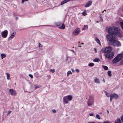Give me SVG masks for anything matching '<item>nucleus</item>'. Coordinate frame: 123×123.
Segmentation results:
<instances>
[{
	"mask_svg": "<svg viewBox=\"0 0 123 123\" xmlns=\"http://www.w3.org/2000/svg\"><path fill=\"white\" fill-rule=\"evenodd\" d=\"M52 112L53 113H55L56 112V110H55V109H53L52 110Z\"/></svg>",
	"mask_w": 123,
	"mask_h": 123,
	"instance_id": "nucleus-36",
	"label": "nucleus"
},
{
	"mask_svg": "<svg viewBox=\"0 0 123 123\" xmlns=\"http://www.w3.org/2000/svg\"><path fill=\"white\" fill-rule=\"evenodd\" d=\"M87 123H95V122H89Z\"/></svg>",
	"mask_w": 123,
	"mask_h": 123,
	"instance_id": "nucleus-45",
	"label": "nucleus"
},
{
	"mask_svg": "<svg viewBox=\"0 0 123 123\" xmlns=\"http://www.w3.org/2000/svg\"><path fill=\"white\" fill-rule=\"evenodd\" d=\"M55 25L57 26H59L60 25L62 24V23L60 22H58L55 23Z\"/></svg>",
	"mask_w": 123,
	"mask_h": 123,
	"instance_id": "nucleus-18",
	"label": "nucleus"
},
{
	"mask_svg": "<svg viewBox=\"0 0 123 123\" xmlns=\"http://www.w3.org/2000/svg\"><path fill=\"white\" fill-rule=\"evenodd\" d=\"M39 47V49L40 50H43V49L42 48L43 47V46L42 45V44H40V43H39L38 45V46Z\"/></svg>",
	"mask_w": 123,
	"mask_h": 123,
	"instance_id": "nucleus-17",
	"label": "nucleus"
},
{
	"mask_svg": "<svg viewBox=\"0 0 123 123\" xmlns=\"http://www.w3.org/2000/svg\"><path fill=\"white\" fill-rule=\"evenodd\" d=\"M81 44L83 45V44H84V43H81Z\"/></svg>",
	"mask_w": 123,
	"mask_h": 123,
	"instance_id": "nucleus-50",
	"label": "nucleus"
},
{
	"mask_svg": "<svg viewBox=\"0 0 123 123\" xmlns=\"http://www.w3.org/2000/svg\"><path fill=\"white\" fill-rule=\"evenodd\" d=\"M71 1L70 0H64L63 1H62L61 4V5H63L64 4L69 2V1Z\"/></svg>",
	"mask_w": 123,
	"mask_h": 123,
	"instance_id": "nucleus-14",
	"label": "nucleus"
},
{
	"mask_svg": "<svg viewBox=\"0 0 123 123\" xmlns=\"http://www.w3.org/2000/svg\"><path fill=\"white\" fill-rule=\"evenodd\" d=\"M93 61L94 62H98L99 61V59L98 58H95L93 60Z\"/></svg>",
	"mask_w": 123,
	"mask_h": 123,
	"instance_id": "nucleus-28",
	"label": "nucleus"
},
{
	"mask_svg": "<svg viewBox=\"0 0 123 123\" xmlns=\"http://www.w3.org/2000/svg\"><path fill=\"white\" fill-rule=\"evenodd\" d=\"M94 65V64L93 63H91L88 64V66L90 67H92Z\"/></svg>",
	"mask_w": 123,
	"mask_h": 123,
	"instance_id": "nucleus-31",
	"label": "nucleus"
},
{
	"mask_svg": "<svg viewBox=\"0 0 123 123\" xmlns=\"http://www.w3.org/2000/svg\"><path fill=\"white\" fill-rule=\"evenodd\" d=\"M123 56V54H118L112 60L113 63H115L119 62L122 59Z\"/></svg>",
	"mask_w": 123,
	"mask_h": 123,
	"instance_id": "nucleus-2",
	"label": "nucleus"
},
{
	"mask_svg": "<svg viewBox=\"0 0 123 123\" xmlns=\"http://www.w3.org/2000/svg\"><path fill=\"white\" fill-rule=\"evenodd\" d=\"M50 71L53 73L55 71V69H51L50 70Z\"/></svg>",
	"mask_w": 123,
	"mask_h": 123,
	"instance_id": "nucleus-35",
	"label": "nucleus"
},
{
	"mask_svg": "<svg viewBox=\"0 0 123 123\" xmlns=\"http://www.w3.org/2000/svg\"><path fill=\"white\" fill-rule=\"evenodd\" d=\"M16 33L15 32H14L12 33L10 36V37L11 38H13L15 36Z\"/></svg>",
	"mask_w": 123,
	"mask_h": 123,
	"instance_id": "nucleus-16",
	"label": "nucleus"
},
{
	"mask_svg": "<svg viewBox=\"0 0 123 123\" xmlns=\"http://www.w3.org/2000/svg\"><path fill=\"white\" fill-rule=\"evenodd\" d=\"M114 55L113 52H111L108 53L105 55L106 57L109 59H111L113 58Z\"/></svg>",
	"mask_w": 123,
	"mask_h": 123,
	"instance_id": "nucleus-6",
	"label": "nucleus"
},
{
	"mask_svg": "<svg viewBox=\"0 0 123 123\" xmlns=\"http://www.w3.org/2000/svg\"><path fill=\"white\" fill-rule=\"evenodd\" d=\"M80 32V29L79 28H77L74 30V34L75 35H77Z\"/></svg>",
	"mask_w": 123,
	"mask_h": 123,
	"instance_id": "nucleus-11",
	"label": "nucleus"
},
{
	"mask_svg": "<svg viewBox=\"0 0 123 123\" xmlns=\"http://www.w3.org/2000/svg\"><path fill=\"white\" fill-rule=\"evenodd\" d=\"M7 76H6V78L8 80L9 79L10 80L11 79L9 78L10 74H9L8 73H6Z\"/></svg>",
	"mask_w": 123,
	"mask_h": 123,
	"instance_id": "nucleus-22",
	"label": "nucleus"
},
{
	"mask_svg": "<svg viewBox=\"0 0 123 123\" xmlns=\"http://www.w3.org/2000/svg\"><path fill=\"white\" fill-rule=\"evenodd\" d=\"M119 31L120 29L117 27L113 26L107 28V32L109 34L106 35V38H114V35L117 37H122L123 35Z\"/></svg>",
	"mask_w": 123,
	"mask_h": 123,
	"instance_id": "nucleus-1",
	"label": "nucleus"
},
{
	"mask_svg": "<svg viewBox=\"0 0 123 123\" xmlns=\"http://www.w3.org/2000/svg\"><path fill=\"white\" fill-rule=\"evenodd\" d=\"M107 74L108 75L109 77H111V76L112 74H111V72L110 71H108L107 72Z\"/></svg>",
	"mask_w": 123,
	"mask_h": 123,
	"instance_id": "nucleus-21",
	"label": "nucleus"
},
{
	"mask_svg": "<svg viewBox=\"0 0 123 123\" xmlns=\"http://www.w3.org/2000/svg\"><path fill=\"white\" fill-rule=\"evenodd\" d=\"M103 82H104V83H105V80L104 79V80H103Z\"/></svg>",
	"mask_w": 123,
	"mask_h": 123,
	"instance_id": "nucleus-47",
	"label": "nucleus"
},
{
	"mask_svg": "<svg viewBox=\"0 0 123 123\" xmlns=\"http://www.w3.org/2000/svg\"><path fill=\"white\" fill-rule=\"evenodd\" d=\"M78 47H81V46H80L79 45L78 46Z\"/></svg>",
	"mask_w": 123,
	"mask_h": 123,
	"instance_id": "nucleus-49",
	"label": "nucleus"
},
{
	"mask_svg": "<svg viewBox=\"0 0 123 123\" xmlns=\"http://www.w3.org/2000/svg\"><path fill=\"white\" fill-rule=\"evenodd\" d=\"M88 28V26L87 25H84V27L82 28V30H85L86 29Z\"/></svg>",
	"mask_w": 123,
	"mask_h": 123,
	"instance_id": "nucleus-19",
	"label": "nucleus"
},
{
	"mask_svg": "<svg viewBox=\"0 0 123 123\" xmlns=\"http://www.w3.org/2000/svg\"><path fill=\"white\" fill-rule=\"evenodd\" d=\"M121 120L122 121V122H123V115L122 117L121 118Z\"/></svg>",
	"mask_w": 123,
	"mask_h": 123,
	"instance_id": "nucleus-43",
	"label": "nucleus"
},
{
	"mask_svg": "<svg viewBox=\"0 0 123 123\" xmlns=\"http://www.w3.org/2000/svg\"><path fill=\"white\" fill-rule=\"evenodd\" d=\"M122 74L123 75V73H122Z\"/></svg>",
	"mask_w": 123,
	"mask_h": 123,
	"instance_id": "nucleus-56",
	"label": "nucleus"
},
{
	"mask_svg": "<svg viewBox=\"0 0 123 123\" xmlns=\"http://www.w3.org/2000/svg\"><path fill=\"white\" fill-rule=\"evenodd\" d=\"M118 95L116 93L113 94H111L110 95V101L111 102L112 101V100L113 98L115 99H117L118 98Z\"/></svg>",
	"mask_w": 123,
	"mask_h": 123,
	"instance_id": "nucleus-7",
	"label": "nucleus"
},
{
	"mask_svg": "<svg viewBox=\"0 0 123 123\" xmlns=\"http://www.w3.org/2000/svg\"><path fill=\"white\" fill-rule=\"evenodd\" d=\"M75 71L77 73L79 72V70L78 69H76L75 70Z\"/></svg>",
	"mask_w": 123,
	"mask_h": 123,
	"instance_id": "nucleus-40",
	"label": "nucleus"
},
{
	"mask_svg": "<svg viewBox=\"0 0 123 123\" xmlns=\"http://www.w3.org/2000/svg\"><path fill=\"white\" fill-rule=\"evenodd\" d=\"M29 76L30 77H31V78H33V76H32V75L31 74H29Z\"/></svg>",
	"mask_w": 123,
	"mask_h": 123,
	"instance_id": "nucleus-42",
	"label": "nucleus"
},
{
	"mask_svg": "<svg viewBox=\"0 0 123 123\" xmlns=\"http://www.w3.org/2000/svg\"><path fill=\"white\" fill-rule=\"evenodd\" d=\"M95 82L97 83H100L99 79L97 78L95 79L94 80Z\"/></svg>",
	"mask_w": 123,
	"mask_h": 123,
	"instance_id": "nucleus-20",
	"label": "nucleus"
},
{
	"mask_svg": "<svg viewBox=\"0 0 123 123\" xmlns=\"http://www.w3.org/2000/svg\"><path fill=\"white\" fill-rule=\"evenodd\" d=\"M72 51L73 52H74V50H72Z\"/></svg>",
	"mask_w": 123,
	"mask_h": 123,
	"instance_id": "nucleus-51",
	"label": "nucleus"
},
{
	"mask_svg": "<svg viewBox=\"0 0 123 123\" xmlns=\"http://www.w3.org/2000/svg\"><path fill=\"white\" fill-rule=\"evenodd\" d=\"M96 22H97V23H98V21H96Z\"/></svg>",
	"mask_w": 123,
	"mask_h": 123,
	"instance_id": "nucleus-53",
	"label": "nucleus"
},
{
	"mask_svg": "<svg viewBox=\"0 0 123 123\" xmlns=\"http://www.w3.org/2000/svg\"><path fill=\"white\" fill-rule=\"evenodd\" d=\"M8 31L7 30H5L3 31L1 33L2 37L4 38L6 37L7 35Z\"/></svg>",
	"mask_w": 123,
	"mask_h": 123,
	"instance_id": "nucleus-8",
	"label": "nucleus"
},
{
	"mask_svg": "<svg viewBox=\"0 0 123 123\" xmlns=\"http://www.w3.org/2000/svg\"><path fill=\"white\" fill-rule=\"evenodd\" d=\"M115 123H121L120 119H117L116 122H115Z\"/></svg>",
	"mask_w": 123,
	"mask_h": 123,
	"instance_id": "nucleus-29",
	"label": "nucleus"
},
{
	"mask_svg": "<svg viewBox=\"0 0 123 123\" xmlns=\"http://www.w3.org/2000/svg\"><path fill=\"white\" fill-rule=\"evenodd\" d=\"M41 87V86L37 85H35L34 86V88L35 89H37V88H39Z\"/></svg>",
	"mask_w": 123,
	"mask_h": 123,
	"instance_id": "nucleus-24",
	"label": "nucleus"
},
{
	"mask_svg": "<svg viewBox=\"0 0 123 123\" xmlns=\"http://www.w3.org/2000/svg\"><path fill=\"white\" fill-rule=\"evenodd\" d=\"M103 67L105 70H107L108 69V68L107 66H103Z\"/></svg>",
	"mask_w": 123,
	"mask_h": 123,
	"instance_id": "nucleus-32",
	"label": "nucleus"
},
{
	"mask_svg": "<svg viewBox=\"0 0 123 123\" xmlns=\"http://www.w3.org/2000/svg\"><path fill=\"white\" fill-rule=\"evenodd\" d=\"M115 39H109L108 40V42L109 44L110 45H114L115 44Z\"/></svg>",
	"mask_w": 123,
	"mask_h": 123,
	"instance_id": "nucleus-10",
	"label": "nucleus"
},
{
	"mask_svg": "<svg viewBox=\"0 0 123 123\" xmlns=\"http://www.w3.org/2000/svg\"><path fill=\"white\" fill-rule=\"evenodd\" d=\"M72 98V97L71 95L64 97L63 99V103L64 104H68V101H71Z\"/></svg>",
	"mask_w": 123,
	"mask_h": 123,
	"instance_id": "nucleus-3",
	"label": "nucleus"
},
{
	"mask_svg": "<svg viewBox=\"0 0 123 123\" xmlns=\"http://www.w3.org/2000/svg\"><path fill=\"white\" fill-rule=\"evenodd\" d=\"M105 93L108 98H109V97H110V94L109 93H107L106 92H105Z\"/></svg>",
	"mask_w": 123,
	"mask_h": 123,
	"instance_id": "nucleus-27",
	"label": "nucleus"
},
{
	"mask_svg": "<svg viewBox=\"0 0 123 123\" xmlns=\"http://www.w3.org/2000/svg\"><path fill=\"white\" fill-rule=\"evenodd\" d=\"M103 123H112L111 122L109 121L105 122Z\"/></svg>",
	"mask_w": 123,
	"mask_h": 123,
	"instance_id": "nucleus-39",
	"label": "nucleus"
},
{
	"mask_svg": "<svg viewBox=\"0 0 123 123\" xmlns=\"http://www.w3.org/2000/svg\"><path fill=\"white\" fill-rule=\"evenodd\" d=\"M82 14L84 16L86 15L87 14L86 12L85 11L83 12L82 13Z\"/></svg>",
	"mask_w": 123,
	"mask_h": 123,
	"instance_id": "nucleus-34",
	"label": "nucleus"
},
{
	"mask_svg": "<svg viewBox=\"0 0 123 123\" xmlns=\"http://www.w3.org/2000/svg\"><path fill=\"white\" fill-rule=\"evenodd\" d=\"M96 38H97V39L98 38L97 37H96Z\"/></svg>",
	"mask_w": 123,
	"mask_h": 123,
	"instance_id": "nucleus-55",
	"label": "nucleus"
},
{
	"mask_svg": "<svg viewBox=\"0 0 123 123\" xmlns=\"http://www.w3.org/2000/svg\"><path fill=\"white\" fill-rule=\"evenodd\" d=\"M9 92L11 95H12L15 96L17 94L16 91L12 89H9Z\"/></svg>",
	"mask_w": 123,
	"mask_h": 123,
	"instance_id": "nucleus-9",
	"label": "nucleus"
},
{
	"mask_svg": "<svg viewBox=\"0 0 123 123\" xmlns=\"http://www.w3.org/2000/svg\"><path fill=\"white\" fill-rule=\"evenodd\" d=\"M72 74V73L70 71H69L67 73V76H68L69 74Z\"/></svg>",
	"mask_w": 123,
	"mask_h": 123,
	"instance_id": "nucleus-25",
	"label": "nucleus"
},
{
	"mask_svg": "<svg viewBox=\"0 0 123 123\" xmlns=\"http://www.w3.org/2000/svg\"><path fill=\"white\" fill-rule=\"evenodd\" d=\"M115 44L114 46H115L117 47H118L121 45V44L118 41L115 40Z\"/></svg>",
	"mask_w": 123,
	"mask_h": 123,
	"instance_id": "nucleus-12",
	"label": "nucleus"
},
{
	"mask_svg": "<svg viewBox=\"0 0 123 123\" xmlns=\"http://www.w3.org/2000/svg\"><path fill=\"white\" fill-rule=\"evenodd\" d=\"M112 49V48L111 47L109 46L102 49L101 51L104 53H108L110 52Z\"/></svg>",
	"mask_w": 123,
	"mask_h": 123,
	"instance_id": "nucleus-5",
	"label": "nucleus"
},
{
	"mask_svg": "<svg viewBox=\"0 0 123 123\" xmlns=\"http://www.w3.org/2000/svg\"><path fill=\"white\" fill-rule=\"evenodd\" d=\"M1 56L2 57V59L3 58H4L6 57V55L4 54H1Z\"/></svg>",
	"mask_w": 123,
	"mask_h": 123,
	"instance_id": "nucleus-26",
	"label": "nucleus"
},
{
	"mask_svg": "<svg viewBox=\"0 0 123 123\" xmlns=\"http://www.w3.org/2000/svg\"><path fill=\"white\" fill-rule=\"evenodd\" d=\"M71 70H72V71L73 72H73H74V69H71Z\"/></svg>",
	"mask_w": 123,
	"mask_h": 123,
	"instance_id": "nucleus-46",
	"label": "nucleus"
},
{
	"mask_svg": "<svg viewBox=\"0 0 123 123\" xmlns=\"http://www.w3.org/2000/svg\"><path fill=\"white\" fill-rule=\"evenodd\" d=\"M104 12V11H103L102 12V13H103Z\"/></svg>",
	"mask_w": 123,
	"mask_h": 123,
	"instance_id": "nucleus-54",
	"label": "nucleus"
},
{
	"mask_svg": "<svg viewBox=\"0 0 123 123\" xmlns=\"http://www.w3.org/2000/svg\"><path fill=\"white\" fill-rule=\"evenodd\" d=\"M120 24L121 26L123 29V22H120Z\"/></svg>",
	"mask_w": 123,
	"mask_h": 123,
	"instance_id": "nucleus-33",
	"label": "nucleus"
},
{
	"mask_svg": "<svg viewBox=\"0 0 123 123\" xmlns=\"http://www.w3.org/2000/svg\"><path fill=\"white\" fill-rule=\"evenodd\" d=\"M94 115L93 113H90L89 114V115L90 116H93Z\"/></svg>",
	"mask_w": 123,
	"mask_h": 123,
	"instance_id": "nucleus-38",
	"label": "nucleus"
},
{
	"mask_svg": "<svg viewBox=\"0 0 123 123\" xmlns=\"http://www.w3.org/2000/svg\"><path fill=\"white\" fill-rule=\"evenodd\" d=\"M96 117L99 120L100 119V116L98 114H96Z\"/></svg>",
	"mask_w": 123,
	"mask_h": 123,
	"instance_id": "nucleus-30",
	"label": "nucleus"
},
{
	"mask_svg": "<svg viewBox=\"0 0 123 123\" xmlns=\"http://www.w3.org/2000/svg\"><path fill=\"white\" fill-rule=\"evenodd\" d=\"M92 2L91 1H89L88 2L85 6L86 7H87L90 6L92 4Z\"/></svg>",
	"mask_w": 123,
	"mask_h": 123,
	"instance_id": "nucleus-13",
	"label": "nucleus"
},
{
	"mask_svg": "<svg viewBox=\"0 0 123 123\" xmlns=\"http://www.w3.org/2000/svg\"><path fill=\"white\" fill-rule=\"evenodd\" d=\"M11 111H8V113H7V115H8L9 114H10V113H11Z\"/></svg>",
	"mask_w": 123,
	"mask_h": 123,
	"instance_id": "nucleus-41",
	"label": "nucleus"
},
{
	"mask_svg": "<svg viewBox=\"0 0 123 123\" xmlns=\"http://www.w3.org/2000/svg\"><path fill=\"white\" fill-rule=\"evenodd\" d=\"M87 103L89 106L93 105L94 103L93 98L91 96H90L89 98L88 99Z\"/></svg>",
	"mask_w": 123,
	"mask_h": 123,
	"instance_id": "nucleus-4",
	"label": "nucleus"
},
{
	"mask_svg": "<svg viewBox=\"0 0 123 123\" xmlns=\"http://www.w3.org/2000/svg\"><path fill=\"white\" fill-rule=\"evenodd\" d=\"M16 19L17 20H18V17H16Z\"/></svg>",
	"mask_w": 123,
	"mask_h": 123,
	"instance_id": "nucleus-44",
	"label": "nucleus"
},
{
	"mask_svg": "<svg viewBox=\"0 0 123 123\" xmlns=\"http://www.w3.org/2000/svg\"><path fill=\"white\" fill-rule=\"evenodd\" d=\"M28 0H22V3H23L24 2L26 1H27Z\"/></svg>",
	"mask_w": 123,
	"mask_h": 123,
	"instance_id": "nucleus-37",
	"label": "nucleus"
},
{
	"mask_svg": "<svg viewBox=\"0 0 123 123\" xmlns=\"http://www.w3.org/2000/svg\"><path fill=\"white\" fill-rule=\"evenodd\" d=\"M104 11H106V10H104Z\"/></svg>",
	"mask_w": 123,
	"mask_h": 123,
	"instance_id": "nucleus-52",
	"label": "nucleus"
},
{
	"mask_svg": "<svg viewBox=\"0 0 123 123\" xmlns=\"http://www.w3.org/2000/svg\"><path fill=\"white\" fill-rule=\"evenodd\" d=\"M65 28V26L64 23L62 24L61 26H60L59 27V28L60 29H64Z\"/></svg>",
	"mask_w": 123,
	"mask_h": 123,
	"instance_id": "nucleus-15",
	"label": "nucleus"
},
{
	"mask_svg": "<svg viewBox=\"0 0 123 123\" xmlns=\"http://www.w3.org/2000/svg\"><path fill=\"white\" fill-rule=\"evenodd\" d=\"M95 41L100 45H101L99 39H95Z\"/></svg>",
	"mask_w": 123,
	"mask_h": 123,
	"instance_id": "nucleus-23",
	"label": "nucleus"
},
{
	"mask_svg": "<svg viewBox=\"0 0 123 123\" xmlns=\"http://www.w3.org/2000/svg\"><path fill=\"white\" fill-rule=\"evenodd\" d=\"M120 63L121 65H122L123 64V62H121Z\"/></svg>",
	"mask_w": 123,
	"mask_h": 123,
	"instance_id": "nucleus-48",
	"label": "nucleus"
}]
</instances>
